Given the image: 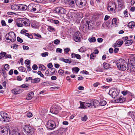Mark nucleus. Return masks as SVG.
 Masks as SVG:
<instances>
[{
    "label": "nucleus",
    "instance_id": "7",
    "mask_svg": "<svg viewBox=\"0 0 135 135\" xmlns=\"http://www.w3.org/2000/svg\"><path fill=\"white\" fill-rule=\"evenodd\" d=\"M54 12L58 14H64L66 13V11L63 8L59 7L56 8Z\"/></svg>",
    "mask_w": 135,
    "mask_h": 135
},
{
    "label": "nucleus",
    "instance_id": "8",
    "mask_svg": "<svg viewBox=\"0 0 135 135\" xmlns=\"http://www.w3.org/2000/svg\"><path fill=\"white\" fill-rule=\"evenodd\" d=\"M108 94L113 98H114L118 96L119 93L116 89H112L109 90Z\"/></svg>",
    "mask_w": 135,
    "mask_h": 135
},
{
    "label": "nucleus",
    "instance_id": "61",
    "mask_svg": "<svg viewBox=\"0 0 135 135\" xmlns=\"http://www.w3.org/2000/svg\"><path fill=\"white\" fill-rule=\"evenodd\" d=\"M6 56H5V59L6 58H10L11 59L12 58L11 55L10 54H7L6 53V55H5Z\"/></svg>",
    "mask_w": 135,
    "mask_h": 135
},
{
    "label": "nucleus",
    "instance_id": "45",
    "mask_svg": "<svg viewBox=\"0 0 135 135\" xmlns=\"http://www.w3.org/2000/svg\"><path fill=\"white\" fill-rule=\"evenodd\" d=\"M48 54L49 53L48 52H46L41 54V55L42 57H45L47 56L48 55Z\"/></svg>",
    "mask_w": 135,
    "mask_h": 135
},
{
    "label": "nucleus",
    "instance_id": "57",
    "mask_svg": "<svg viewBox=\"0 0 135 135\" xmlns=\"http://www.w3.org/2000/svg\"><path fill=\"white\" fill-rule=\"evenodd\" d=\"M60 42V41L58 39H56L54 41V43L56 45L58 44Z\"/></svg>",
    "mask_w": 135,
    "mask_h": 135
},
{
    "label": "nucleus",
    "instance_id": "51",
    "mask_svg": "<svg viewBox=\"0 0 135 135\" xmlns=\"http://www.w3.org/2000/svg\"><path fill=\"white\" fill-rule=\"evenodd\" d=\"M64 61V62L69 64H70L72 62L71 60L69 59H65Z\"/></svg>",
    "mask_w": 135,
    "mask_h": 135
},
{
    "label": "nucleus",
    "instance_id": "2",
    "mask_svg": "<svg viewBox=\"0 0 135 135\" xmlns=\"http://www.w3.org/2000/svg\"><path fill=\"white\" fill-rule=\"evenodd\" d=\"M116 63L119 70L124 71L126 70L127 68L128 71L127 67H126L127 63L125 60L123 59H120L117 61Z\"/></svg>",
    "mask_w": 135,
    "mask_h": 135
},
{
    "label": "nucleus",
    "instance_id": "6",
    "mask_svg": "<svg viewBox=\"0 0 135 135\" xmlns=\"http://www.w3.org/2000/svg\"><path fill=\"white\" fill-rule=\"evenodd\" d=\"M60 108L56 105H53L52 106L50 109V112L51 113L56 114L59 112Z\"/></svg>",
    "mask_w": 135,
    "mask_h": 135
},
{
    "label": "nucleus",
    "instance_id": "37",
    "mask_svg": "<svg viewBox=\"0 0 135 135\" xmlns=\"http://www.w3.org/2000/svg\"><path fill=\"white\" fill-rule=\"evenodd\" d=\"M47 30L51 32L55 31V28L50 26H48Z\"/></svg>",
    "mask_w": 135,
    "mask_h": 135
},
{
    "label": "nucleus",
    "instance_id": "50",
    "mask_svg": "<svg viewBox=\"0 0 135 135\" xmlns=\"http://www.w3.org/2000/svg\"><path fill=\"white\" fill-rule=\"evenodd\" d=\"M70 50V49L68 48H66L64 49V51L66 54H67Z\"/></svg>",
    "mask_w": 135,
    "mask_h": 135
},
{
    "label": "nucleus",
    "instance_id": "39",
    "mask_svg": "<svg viewBox=\"0 0 135 135\" xmlns=\"http://www.w3.org/2000/svg\"><path fill=\"white\" fill-rule=\"evenodd\" d=\"M118 7L120 8L121 9L124 8V7L123 3H122L119 2Z\"/></svg>",
    "mask_w": 135,
    "mask_h": 135
},
{
    "label": "nucleus",
    "instance_id": "30",
    "mask_svg": "<svg viewBox=\"0 0 135 135\" xmlns=\"http://www.w3.org/2000/svg\"><path fill=\"white\" fill-rule=\"evenodd\" d=\"M132 43V40H127L125 43V46H127L131 45Z\"/></svg>",
    "mask_w": 135,
    "mask_h": 135
},
{
    "label": "nucleus",
    "instance_id": "20",
    "mask_svg": "<svg viewBox=\"0 0 135 135\" xmlns=\"http://www.w3.org/2000/svg\"><path fill=\"white\" fill-rule=\"evenodd\" d=\"M4 131L5 134H7L8 133V131L11 132L10 129L9 128L7 127L6 126H3L2 127V128Z\"/></svg>",
    "mask_w": 135,
    "mask_h": 135
},
{
    "label": "nucleus",
    "instance_id": "62",
    "mask_svg": "<svg viewBox=\"0 0 135 135\" xmlns=\"http://www.w3.org/2000/svg\"><path fill=\"white\" fill-rule=\"evenodd\" d=\"M122 94H123V95H126L127 94H128V92L127 91H123L122 92Z\"/></svg>",
    "mask_w": 135,
    "mask_h": 135
},
{
    "label": "nucleus",
    "instance_id": "48",
    "mask_svg": "<svg viewBox=\"0 0 135 135\" xmlns=\"http://www.w3.org/2000/svg\"><path fill=\"white\" fill-rule=\"evenodd\" d=\"M25 63L27 65V66L29 65L30 64V61L29 60H26L25 62Z\"/></svg>",
    "mask_w": 135,
    "mask_h": 135
},
{
    "label": "nucleus",
    "instance_id": "26",
    "mask_svg": "<svg viewBox=\"0 0 135 135\" xmlns=\"http://www.w3.org/2000/svg\"><path fill=\"white\" fill-rule=\"evenodd\" d=\"M40 79L39 78H35L32 80L31 82L33 83H37L40 81Z\"/></svg>",
    "mask_w": 135,
    "mask_h": 135
},
{
    "label": "nucleus",
    "instance_id": "25",
    "mask_svg": "<svg viewBox=\"0 0 135 135\" xmlns=\"http://www.w3.org/2000/svg\"><path fill=\"white\" fill-rule=\"evenodd\" d=\"M123 42L122 40L118 41H117L116 43H115V46L114 47L117 46V45H121L123 44Z\"/></svg>",
    "mask_w": 135,
    "mask_h": 135
},
{
    "label": "nucleus",
    "instance_id": "38",
    "mask_svg": "<svg viewBox=\"0 0 135 135\" xmlns=\"http://www.w3.org/2000/svg\"><path fill=\"white\" fill-rule=\"evenodd\" d=\"M79 69L78 67L73 68H72V70L73 71H75L76 73H77L79 70Z\"/></svg>",
    "mask_w": 135,
    "mask_h": 135
},
{
    "label": "nucleus",
    "instance_id": "59",
    "mask_svg": "<svg viewBox=\"0 0 135 135\" xmlns=\"http://www.w3.org/2000/svg\"><path fill=\"white\" fill-rule=\"evenodd\" d=\"M32 68L33 70H36L37 69L38 67L36 65L34 64L33 65Z\"/></svg>",
    "mask_w": 135,
    "mask_h": 135
},
{
    "label": "nucleus",
    "instance_id": "15",
    "mask_svg": "<svg viewBox=\"0 0 135 135\" xmlns=\"http://www.w3.org/2000/svg\"><path fill=\"white\" fill-rule=\"evenodd\" d=\"M92 100H90L86 101L85 103V105L88 107L90 108H93L92 103H91Z\"/></svg>",
    "mask_w": 135,
    "mask_h": 135
},
{
    "label": "nucleus",
    "instance_id": "33",
    "mask_svg": "<svg viewBox=\"0 0 135 135\" xmlns=\"http://www.w3.org/2000/svg\"><path fill=\"white\" fill-rule=\"evenodd\" d=\"M76 0H67L69 4L71 5L74 4L75 3H76Z\"/></svg>",
    "mask_w": 135,
    "mask_h": 135
},
{
    "label": "nucleus",
    "instance_id": "27",
    "mask_svg": "<svg viewBox=\"0 0 135 135\" xmlns=\"http://www.w3.org/2000/svg\"><path fill=\"white\" fill-rule=\"evenodd\" d=\"M19 70L22 72H27L26 69L23 66H20L18 68Z\"/></svg>",
    "mask_w": 135,
    "mask_h": 135
},
{
    "label": "nucleus",
    "instance_id": "46",
    "mask_svg": "<svg viewBox=\"0 0 135 135\" xmlns=\"http://www.w3.org/2000/svg\"><path fill=\"white\" fill-rule=\"evenodd\" d=\"M0 114L2 118H3V116H7L8 115V114L7 113L2 112L0 113Z\"/></svg>",
    "mask_w": 135,
    "mask_h": 135
},
{
    "label": "nucleus",
    "instance_id": "40",
    "mask_svg": "<svg viewBox=\"0 0 135 135\" xmlns=\"http://www.w3.org/2000/svg\"><path fill=\"white\" fill-rule=\"evenodd\" d=\"M86 24L88 25L87 26V25H84V27H83V28L84 29V28H85L86 29H88L89 28V22L88 21H87L86 22Z\"/></svg>",
    "mask_w": 135,
    "mask_h": 135
},
{
    "label": "nucleus",
    "instance_id": "5",
    "mask_svg": "<svg viewBox=\"0 0 135 135\" xmlns=\"http://www.w3.org/2000/svg\"><path fill=\"white\" fill-rule=\"evenodd\" d=\"M25 132L29 134L28 135H34V129L29 125H26L23 127Z\"/></svg>",
    "mask_w": 135,
    "mask_h": 135
},
{
    "label": "nucleus",
    "instance_id": "47",
    "mask_svg": "<svg viewBox=\"0 0 135 135\" xmlns=\"http://www.w3.org/2000/svg\"><path fill=\"white\" fill-rule=\"evenodd\" d=\"M51 21L52 22V23H54L56 24H58L59 23V21L57 20H51Z\"/></svg>",
    "mask_w": 135,
    "mask_h": 135
},
{
    "label": "nucleus",
    "instance_id": "4",
    "mask_svg": "<svg viewBox=\"0 0 135 135\" xmlns=\"http://www.w3.org/2000/svg\"><path fill=\"white\" fill-rule=\"evenodd\" d=\"M46 126L48 129L50 130H53L56 127L55 121L52 120H49L47 122Z\"/></svg>",
    "mask_w": 135,
    "mask_h": 135
},
{
    "label": "nucleus",
    "instance_id": "44",
    "mask_svg": "<svg viewBox=\"0 0 135 135\" xmlns=\"http://www.w3.org/2000/svg\"><path fill=\"white\" fill-rule=\"evenodd\" d=\"M1 75L3 76L4 78H6L7 76V74L6 72L4 70H2L1 73Z\"/></svg>",
    "mask_w": 135,
    "mask_h": 135
},
{
    "label": "nucleus",
    "instance_id": "55",
    "mask_svg": "<svg viewBox=\"0 0 135 135\" xmlns=\"http://www.w3.org/2000/svg\"><path fill=\"white\" fill-rule=\"evenodd\" d=\"M51 71L52 73L53 74H54L55 73H57V71H56L55 72L56 69L54 68H52L51 69Z\"/></svg>",
    "mask_w": 135,
    "mask_h": 135
},
{
    "label": "nucleus",
    "instance_id": "34",
    "mask_svg": "<svg viewBox=\"0 0 135 135\" xmlns=\"http://www.w3.org/2000/svg\"><path fill=\"white\" fill-rule=\"evenodd\" d=\"M134 23L133 22H130L128 24V26L132 28L134 26Z\"/></svg>",
    "mask_w": 135,
    "mask_h": 135
},
{
    "label": "nucleus",
    "instance_id": "52",
    "mask_svg": "<svg viewBox=\"0 0 135 135\" xmlns=\"http://www.w3.org/2000/svg\"><path fill=\"white\" fill-rule=\"evenodd\" d=\"M4 68L6 70H8L9 68V65L6 64L5 65Z\"/></svg>",
    "mask_w": 135,
    "mask_h": 135
},
{
    "label": "nucleus",
    "instance_id": "35",
    "mask_svg": "<svg viewBox=\"0 0 135 135\" xmlns=\"http://www.w3.org/2000/svg\"><path fill=\"white\" fill-rule=\"evenodd\" d=\"M117 21L116 19L115 18H113L112 21V24L115 27H116L117 25Z\"/></svg>",
    "mask_w": 135,
    "mask_h": 135
},
{
    "label": "nucleus",
    "instance_id": "28",
    "mask_svg": "<svg viewBox=\"0 0 135 135\" xmlns=\"http://www.w3.org/2000/svg\"><path fill=\"white\" fill-rule=\"evenodd\" d=\"M20 9H22L23 10H26L27 8V6L26 5H23L21 4V5L19 6Z\"/></svg>",
    "mask_w": 135,
    "mask_h": 135
},
{
    "label": "nucleus",
    "instance_id": "21",
    "mask_svg": "<svg viewBox=\"0 0 135 135\" xmlns=\"http://www.w3.org/2000/svg\"><path fill=\"white\" fill-rule=\"evenodd\" d=\"M3 118H2V120L5 122H8L10 121V118L7 116H3Z\"/></svg>",
    "mask_w": 135,
    "mask_h": 135
},
{
    "label": "nucleus",
    "instance_id": "13",
    "mask_svg": "<svg viewBox=\"0 0 135 135\" xmlns=\"http://www.w3.org/2000/svg\"><path fill=\"white\" fill-rule=\"evenodd\" d=\"M23 23L24 26L26 27L29 26L30 25V20L26 18H23Z\"/></svg>",
    "mask_w": 135,
    "mask_h": 135
},
{
    "label": "nucleus",
    "instance_id": "9",
    "mask_svg": "<svg viewBox=\"0 0 135 135\" xmlns=\"http://www.w3.org/2000/svg\"><path fill=\"white\" fill-rule=\"evenodd\" d=\"M86 4V0H78L76 2V5L80 8L84 7Z\"/></svg>",
    "mask_w": 135,
    "mask_h": 135
},
{
    "label": "nucleus",
    "instance_id": "12",
    "mask_svg": "<svg viewBox=\"0 0 135 135\" xmlns=\"http://www.w3.org/2000/svg\"><path fill=\"white\" fill-rule=\"evenodd\" d=\"M16 25L18 27H22L23 26V18H20L16 20Z\"/></svg>",
    "mask_w": 135,
    "mask_h": 135
},
{
    "label": "nucleus",
    "instance_id": "14",
    "mask_svg": "<svg viewBox=\"0 0 135 135\" xmlns=\"http://www.w3.org/2000/svg\"><path fill=\"white\" fill-rule=\"evenodd\" d=\"M63 128H60L58 130L53 132L54 135H61L63 132Z\"/></svg>",
    "mask_w": 135,
    "mask_h": 135
},
{
    "label": "nucleus",
    "instance_id": "64",
    "mask_svg": "<svg viewBox=\"0 0 135 135\" xmlns=\"http://www.w3.org/2000/svg\"><path fill=\"white\" fill-rule=\"evenodd\" d=\"M27 115L28 117L30 118L32 117V114L31 113L29 112L27 114Z\"/></svg>",
    "mask_w": 135,
    "mask_h": 135
},
{
    "label": "nucleus",
    "instance_id": "17",
    "mask_svg": "<svg viewBox=\"0 0 135 135\" xmlns=\"http://www.w3.org/2000/svg\"><path fill=\"white\" fill-rule=\"evenodd\" d=\"M91 103H92L93 108V107L94 108H96L98 105L99 104V102L96 100H92Z\"/></svg>",
    "mask_w": 135,
    "mask_h": 135
},
{
    "label": "nucleus",
    "instance_id": "29",
    "mask_svg": "<svg viewBox=\"0 0 135 135\" xmlns=\"http://www.w3.org/2000/svg\"><path fill=\"white\" fill-rule=\"evenodd\" d=\"M88 40L90 42H94L96 41V39L95 37H91L89 38Z\"/></svg>",
    "mask_w": 135,
    "mask_h": 135
},
{
    "label": "nucleus",
    "instance_id": "49",
    "mask_svg": "<svg viewBox=\"0 0 135 135\" xmlns=\"http://www.w3.org/2000/svg\"><path fill=\"white\" fill-rule=\"evenodd\" d=\"M37 74L38 75H40L41 77L44 78V75L42 74V73L40 71H38L37 72Z\"/></svg>",
    "mask_w": 135,
    "mask_h": 135
},
{
    "label": "nucleus",
    "instance_id": "24",
    "mask_svg": "<svg viewBox=\"0 0 135 135\" xmlns=\"http://www.w3.org/2000/svg\"><path fill=\"white\" fill-rule=\"evenodd\" d=\"M103 65L104 68L106 69H108L109 68H110V67L111 66V65L106 63L105 62H104L103 64Z\"/></svg>",
    "mask_w": 135,
    "mask_h": 135
},
{
    "label": "nucleus",
    "instance_id": "43",
    "mask_svg": "<svg viewBox=\"0 0 135 135\" xmlns=\"http://www.w3.org/2000/svg\"><path fill=\"white\" fill-rule=\"evenodd\" d=\"M88 118L86 115H84L83 117H81V120L83 121H85Z\"/></svg>",
    "mask_w": 135,
    "mask_h": 135
},
{
    "label": "nucleus",
    "instance_id": "41",
    "mask_svg": "<svg viewBox=\"0 0 135 135\" xmlns=\"http://www.w3.org/2000/svg\"><path fill=\"white\" fill-rule=\"evenodd\" d=\"M100 105L101 106L105 105L107 104L105 100L100 101V102H99Z\"/></svg>",
    "mask_w": 135,
    "mask_h": 135
},
{
    "label": "nucleus",
    "instance_id": "60",
    "mask_svg": "<svg viewBox=\"0 0 135 135\" xmlns=\"http://www.w3.org/2000/svg\"><path fill=\"white\" fill-rule=\"evenodd\" d=\"M23 49L24 50H27L29 49V47L27 46L23 45Z\"/></svg>",
    "mask_w": 135,
    "mask_h": 135
},
{
    "label": "nucleus",
    "instance_id": "31",
    "mask_svg": "<svg viewBox=\"0 0 135 135\" xmlns=\"http://www.w3.org/2000/svg\"><path fill=\"white\" fill-rule=\"evenodd\" d=\"M29 85L28 84H23L21 85L20 87L21 88H25L26 90H27L29 88Z\"/></svg>",
    "mask_w": 135,
    "mask_h": 135
},
{
    "label": "nucleus",
    "instance_id": "10",
    "mask_svg": "<svg viewBox=\"0 0 135 135\" xmlns=\"http://www.w3.org/2000/svg\"><path fill=\"white\" fill-rule=\"evenodd\" d=\"M80 32L78 31H77L74 35L73 38L76 42H78L80 40V37L81 35H80Z\"/></svg>",
    "mask_w": 135,
    "mask_h": 135
},
{
    "label": "nucleus",
    "instance_id": "53",
    "mask_svg": "<svg viewBox=\"0 0 135 135\" xmlns=\"http://www.w3.org/2000/svg\"><path fill=\"white\" fill-rule=\"evenodd\" d=\"M18 91L16 90H12V92L14 94H17L19 93L18 92Z\"/></svg>",
    "mask_w": 135,
    "mask_h": 135
},
{
    "label": "nucleus",
    "instance_id": "22",
    "mask_svg": "<svg viewBox=\"0 0 135 135\" xmlns=\"http://www.w3.org/2000/svg\"><path fill=\"white\" fill-rule=\"evenodd\" d=\"M11 8L13 10H17L19 9L20 7L18 5L13 4L11 6Z\"/></svg>",
    "mask_w": 135,
    "mask_h": 135
},
{
    "label": "nucleus",
    "instance_id": "58",
    "mask_svg": "<svg viewBox=\"0 0 135 135\" xmlns=\"http://www.w3.org/2000/svg\"><path fill=\"white\" fill-rule=\"evenodd\" d=\"M62 50L60 48H57L56 49V52L57 53H61L62 52Z\"/></svg>",
    "mask_w": 135,
    "mask_h": 135
},
{
    "label": "nucleus",
    "instance_id": "32",
    "mask_svg": "<svg viewBox=\"0 0 135 135\" xmlns=\"http://www.w3.org/2000/svg\"><path fill=\"white\" fill-rule=\"evenodd\" d=\"M114 5L115 6V7L113 8H109V11H112V12H116V6L115 4H114Z\"/></svg>",
    "mask_w": 135,
    "mask_h": 135
},
{
    "label": "nucleus",
    "instance_id": "56",
    "mask_svg": "<svg viewBox=\"0 0 135 135\" xmlns=\"http://www.w3.org/2000/svg\"><path fill=\"white\" fill-rule=\"evenodd\" d=\"M27 32H28L27 30H21V33L22 34H25Z\"/></svg>",
    "mask_w": 135,
    "mask_h": 135
},
{
    "label": "nucleus",
    "instance_id": "54",
    "mask_svg": "<svg viewBox=\"0 0 135 135\" xmlns=\"http://www.w3.org/2000/svg\"><path fill=\"white\" fill-rule=\"evenodd\" d=\"M17 40L20 43H22L23 41V40L19 37H17Z\"/></svg>",
    "mask_w": 135,
    "mask_h": 135
},
{
    "label": "nucleus",
    "instance_id": "42",
    "mask_svg": "<svg viewBox=\"0 0 135 135\" xmlns=\"http://www.w3.org/2000/svg\"><path fill=\"white\" fill-rule=\"evenodd\" d=\"M58 72L60 75L62 76L63 75L64 73V70L60 69L58 71Z\"/></svg>",
    "mask_w": 135,
    "mask_h": 135
},
{
    "label": "nucleus",
    "instance_id": "16",
    "mask_svg": "<svg viewBox=\"0 0 135 135\" xmlns=\"http://www.w3.org/2000/svg\"><path fill=\"white\" fill-rule=\"evenodd\" d=\"M71 58H75V57L78 59H81V57L80 55L78 54H76L74 53H72L71 54Z\"/></svg>",
    "mask_w": 135,
    "mask_h": 135
},
{
    "label": "nucleus",
    "instance_id": "18",
    "mask_svg": "<svg viewBox=\"0 0 135 135\" xmlns=\"http://www.w3.org/2000/svg\"><path fill=\"white\" fill-rule=\"evenodd\" d=\"M128 118H132L133 119L135 118V112H129L128 113Z\"/></svg>",
    "mask_w": 135,
    "mask_h": 135
},
{
    "label": "nucleus",
    "instance_id": "23",
    "mask_svg": "<svg viewBox=\"0 0 135 135\" xmlns=\"http://www.w3.org/2000/svg\"><path fill=\"white\" fill-rule=\"evenodd\" d=\"M116 100V102H117L122 103L124 102L126 100V99L123 98H118Z\"/></svg>",
    "mask_w": 135,
    "mask_h": 135
},
{
    "label": "nucleus",
    "instance_id": "63",
    "mask_svg": "<svg viewBox=\"0 0 135 135\" xmlns=\"http://www.w3.org/2000/svg\"><path fill=\"white\" fill-rule=\"evenodd\" d=\"M0 53L2 57H5L6 55V53L5 52H1Z\"/></svg>",
    "mask_w": 135,
    "mask_h": 135
},
{
    "label": "nucleus",
    "instance_id": "19",
    "mask_svg": "<svg viewBox=\"0 0 135 135\" xmlns=\"http://www.w3.org/2000/svg\"><path fill=\"white\" fill-rule=\"evenodd\" d=\"M34 94L33 93L32 91L30 92L28 96L26 97V98L27 100H30L32 99L34 96Z\"/></svg>",
    "mask_w": 135,
    "mask_h": 135
},
{
    "label": "nucleus",
    "instance_id": "3",
    "mask_svg": "<svg viewBox=\"0 0 135 135\" xmlns=\"http://www.w3.org/2000/svg\"><path fill=\"white\" fill-rule=\"evenodd\" d=\"M6 40H7V42H14L16 40V36L13 32H9L8 34L6 35Z\"/></svg>",
    "mask_w": 135,
    "mask_h": 135
},
{
    "label": "nucleus",
    "instance_id": "1",
    "mask_svg": "<svg viewBox=\"0 0 135 135\" xmlns=\"http://www.w3.org/2000/svg\"><path fill=\"white\" fill-rule=\"evenodd\" d=\"M129 63L127 65L128 72H135V54L132 55L128 59Z\"/></svg>",
    "mask_w": 135,
    "mask_h": 135
},
{
    "label": "nucleus",
    "instance_id": "11",
    "mask_svg": "<svg viewBox=\"0 0 135 135\" xmlns=\"http://www.w3.org/2000/svg\"><path fill=\"white\" fill-rule=\"evenodd\" d=\"M20 132L17 129H14L10 132L9 135H21Z\"/></svg>",
    "mask_w": 135,
    "mask_h": 135
},
{
    "label": "nucleus",
    "instance_id": "36",
    "mask_svg": "<svg viewBox=\"0 0 135 135\" xmlns=\"http://www.w3.org/2000/svg\"><path fill=\"white\" fill-rule=\"evenodd\" d=\"M80 106L79 108L82 109L84 108L85 107V102H84L80 101Z\"/></svg>",
    "mask_w": 135,
    "mask_h": 135
}]
</instances>
